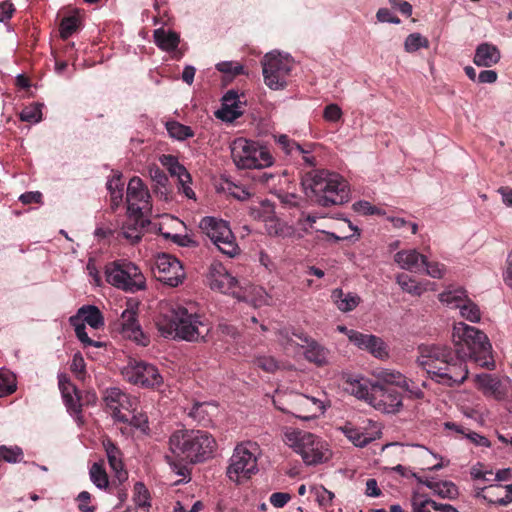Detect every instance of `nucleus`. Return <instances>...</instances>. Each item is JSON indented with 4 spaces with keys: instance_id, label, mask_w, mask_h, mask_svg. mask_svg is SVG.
<instances>
[{
    "instance_id": "1",
    "label": "nucleus",
    "mask_w": 512,
    "mask_h": 512,
    "mask_svg": "<svg viewBox=\"0 0 512 512\" xmlns=\"http://www.w3.org/2000/svg\"><path fill=\"white\" fill-rule=\"evenodd\" d=\"M453 350L459 358V363H450V386L460 384L468 377L467 365L462 362L465 358H473L481 367L495 369L492 358V346L487 335L465 323L454 324L452 333Z\"/></svg>"
},
{
    "instance_id": "2",
    "label": "nucleus",
    "mask_w": 512,
    "mask_h": 512,
    "mask_svg": "<svg viewBox=\"0 0 512 512\" xmlns=\"http://www.w3.org/2000/svg\"><path fill=\"white\" fill-rule=\"evenodd\" d=\"M156 325L163 337L188 342L205 340L210 331L209 324L202 321L201 316L182 306L172 307L163 313Z\"/></svg>"
},
{
    "instance_id": "3",
    "label": "nucleus",
    "mask_w": 512,
    "mask_h": 512,
    "mask_svg": "<svg viewBox=\"0 0 512 512\" xmlns=\"http://www.w3.org/2000/svg\"><path fill=\"white\" fill-rule=\"evenodd\" d=\"M169 447L182 460L199 463L212 457L216 441L207 431L177 430L170 436Z\"/></svg>"
},
{
    "instance_id": "4",
    "label": "nucleus",
    "mask_w": 512,
    "mask_h": 512,
    "mask_svg": "<svg viewBox=\"0 0 512 512\" xmlns=\"http://www.w3.org/2000/svg\"><path fill=\"white\" fill-rule=\"evenodd\" d=\"M207 280L212 290L232 295L239 301L258 305L266 300L267 293L262 287L253 285L246 280L239 281L220 263L210 266Z\"/></svg>"
},
{
    "instance_id": "5",
    "label": "nucleus",
    "mask_w": 512,
    "mask_h": 512,
    "mask_svg": "<svg viewBox=\"0 0 512 512\" xmlns=\"http://www.w3.org/2000/svg\"><path fill=\"white\" fill-rule=\"evenodd\" d=\"M282 440L286 446L301 456L306 465H316L327 459L326 443L311 432L284 427Z\"/></svg>"
},
{
    "instance_id": "6",
    "label": "nucleus",
    "mask_w": 512,
    "mask_h": 512,
    "mask_svg": "<svg viewBox=\"0 0 512 512\" xmlns=\"http://www.w3.org/2000/svg\"><path fill=\"white\" fill-rule=\"evenodd\" d=\"M105 280L111 286L127 293L146 288V278L138 265L128 259H117L105 265Z\"/></svg>"
},
{
    "instance_id": "7",
    "label": "nucleus",
    "mask_w": 512,
    "mask_h": 512,
    "mask_svg": "<svg viewBox=\"0 0 512 512\" xmlns=\"http://www.w3.org/2000/svg\"><path fill=\"white\" fill-rule=\"evenodd\" d=\"M230 148L233 162L239 169H262L273 164L269 150L256 141L236 138Z\"/></svg>"
},
{
    "instance_id": "8",
    "label": "nucleus",
    "mask_w": 512,
    "mask_h": 512,
    "mask_svg": "<svg viewBox=\"0 0 512 512\" xmlns=\"http://www.w3.org/2000/svg\"><path fill=\"white\" fill-rule=\"evenodd\" d=\"M258 451V444L252 441L237 445L227 467L226 474L228 478L231 481L240 483L255 474L258 471L256 455Z\"/></svg>"
},
{
    "instance_id": "9",
    "label": "nucleus",
    "mask_w": 512,
    "mask_h": 512,
    "mask_svg": "<svg viewBox=\"0 0 512 512\" xmlns=\"http://www.w3.org/2000/svg\"><path fill=\"white\" fill-rule=\"evenodd\" d=\"M417 363L437 383L448 381V350L437 345L422 344L418 347Z\"/></svg>"
},
{
    "instance_id": "10",
    "label": "nucleus",
    "mask_w": 512,
    "mask_h": 512,
    "mask_svg": "<svg viewBox=\"0 0 512 512\" xmlns=\"http://www.w3.org/2000/svg\"><path fill=\"white\" fill-rule=\"evenodd\" d=\"M199 228L223 254L234 257L238 253L239 247L226 221L206 216L201 219Z\"/></svg>"
},
{
    "instance_id": "11",
    "label": "nucleus",
    "mask_w": 512,
    "mask_h": 512,
    "mask_svg": "<svg viewBox=\"0 0 512 512\" xmlns=\"http://www.w3.org/2000/svg\"><path fill=\"white\" fill-rule=\"evenodd\" d=\"M122 375L130 383L145 388H159L164 383L158 368L144 361H130L123 367Z\"/></svg>"
},
{
    "instance_id": "12",
    "label": "nucleus",
    "mask_w": 512,
    "mask_h": 512,
    "mask_svg": "<svg viewBox=\"0 0 512 512\" xmlns=\"http://www.w3.org/2000/svg\"><path fill=\"white\" fill-rule=\"evenodd\" d=\"M302 185L311 192H345L348 187L347 180L338 173L328 170H314L305 175Z\"/></svg>"
},
{
    "instance_id": "13",
    "label": "nucleus",
    "mask_w": 512,
    "mask_h": 512,
    "mask_svg": "<svg viewBox=\"0 0 512 512\" xmlns=\"http://www.w3.org/2000/svg\"><path fill=\"white\" fill-rule=\"evenodd\" d=\"M262 66L264 82L269 88L278 90L286 87V78L292 69V63L288 58L268 53L262 61Z\"/></svg>"
},
{
    "instance_id": "14",
    "label": "nucleus",
    "mask_w": 512,
    "mask_h": 512,
    "mask_svg": "<svg viewBox=\"0 0 512 512\" xmlns=\"http://www.w3.org/2000/svg\"><path fill=\"white\" fill-rule=\"evenodd\" d=\"M137 315L138 303L129 301L126 309L115 323L116 330L123 338L132 340L138 345L147 346L149 338L143 333Z\"/></svg>"
},
{
    "instance_id": "15",
    "label": "nucleus",
    "mask_w": 512,
    "mask_h": 512,
    "mask_svg": "<svg viewBox=\"0 0 512 512\" xmlns=\"http://www.w3.org/2000/svg\"><path fill=\"white\" fill-rule=\"evenodd\" d=\"M104 401L112 417L119 422H128L129 415L136 410L137 399L116 387L106 390Z\"/></svg>"
},
{
    "instance_id": "16",
    "label": "nucleus",
    "mask_w": 512,
    "mask_h": 512,
    "mask_svg": "<svg viewBox=\"0 0 512 512\" xmlns=\"http://www.w3.org/2000/svg\"><path fill=\"white\" fill-rule=\"evenodd\" d=\"M156 278L165 285L177 287L185 278L181 262L170 254L158 255L156 262Z\"/></svg>"
},
{
    "instance_id": "17",
    "label": "nucleus",
    "mask_w": 512,
    "mask_h": 512,
    "mask_svg": "<svg viewBox=\"0 0 512 512\" xmlns=\"http://www.w3.org/2000/svg\"><path fill=\"white\" fill-rule=\"evenodd\" d=\"M369 405L382 413H396L402 407V397L394 389L373 384Z\"/></svg>"
},
{
    "instance_id": "18",
    "label": "nucleus",
    "mask_w": 512,
    "mask_h": 512,
    "mask_svg": "<svg viewBox=\"0 0 512 512\" xmlns=\"http://www.w3.org/2000/svg\"><path fill=\"white\" fill-rule=\"evenodd\" d=\"M459 310L462 318L470 322H478L481 318V312L476 303H474L463 288L452 289L450 285V310Z\"/></svg>"
},
{
    "instance_id": "19",
    "label": "nucleus",
    "mask_w": 512,
    "mask_h": 512,
    "mask_svg": "<svg viewBox=\"0 0 512 512\" xmlns=\"http://www.w3.org/2000/svg\"><path fill=\"white\" fill-rule=\"evenodd\" d=\"M59 389L67 411L77 419L82 418V396L65 374L58 375Z\"/></svg>"
},
{
    "instance_id": "20",
    "label": "nucleus",
    "mask_w": 512,
    "mask_h": 512,
    "mask_svg": "<svg viewBox=\"0 0 512 512\" xmlns=\"http://www.w3.org/2000/svg\"><path fill=\"white\" fill-rule=\"evenodd\" d=\"M326 407L320 399L299 394L295 400L294 411L292 414L301 420H311L323 414Z\"/></svg>"
},
{
    "instance_id": "21",
    "label": "nucleus",
    "mask_w": 512,
    "mask_h": 512,
    "mask_svg": "<svg viewBox=\"0 0 512 512\" xmlns=\"http://www.w3.org/2000/svg\"><path fill=\"white\" fill-rule=\"evenodd\" d=\"M349 341L360 349L367 350L374 357L384 359L388 357L387 347L384 341L372 334L350 332Z\"/></svg>"
},
{
    "instance_id": "22",
    "label": "nucleus",
    "mask_w": 512,
    "mask_h": 512,
    "mask_svg": "<svg viewBox=\"0 0 512 512\" xmlns=\"http://www.w3.org/2000/svg\"><path fill=\"white\" fill-rule=\"evenodd\" d=\"M159 161L168 170L170 176L178 182L182 192H193L190 187L191 175L175 156L163 154L160 156Z\"/></svg>"
},
{
    "instance_id": "23",
    "label": "nucleus",
    "mask_w": 512,
    "mask_h": 512,
    "mask_svg": "<svg viewBox=\"0 0 512 512\" xmlns=\"http://www.w3.org/2000/svg\"><path fill=\"white\" fill-rule=\"evenodd\" d=\"M475 497L481 498L490 504L507 506L512 502V484L506 486L496 484L477 488Z\"/></svg>"
},
{
    "instance_id": "24",
    "label": "nucleus",
    "mask_w": 512,
    "mask_h": 512,
    "mask_svg": "<svg viewBox=\"0 0 512 512\" xmlns=\"http://www.w3.org/2000/svg\"><path fill=\"white\" fill-rule=\"evenodd\" d=\"M150 223L149 218L127 213L118 235L127 240L130 244H136L142 239L144 230Z\"/></svg>"
},
{
    "instance_id": "25",
    "label": "nucleus",
    "mask_w": 512,
    "mask_h": 512,
    "mask_svg": "<svg viewBox=\"0 0 512 512\" xmlns=\"http://www.w3.org/2000/svg\"><path fill=\"white\" fill-rule=\"evenodd\" d=\"M103 448L111 470L114 472L115 478L119 483H123L128 479V472L124 468L123 454L116 444L109 438L102 441Z\"/></svg>"
},
{
    "instance_id": "26",
    "label": "nucleus",
    "mask_w": 512,
    "mask_h": 512,
    "mask_svg": "<svg viewBox=\"0 0 512 512\" xmlns=\"http://www.w3.org/2000/svg\"><path fill=\"white\" fill-rule=\"evenodd\" d=\"M344 378V389L357 399L365 400L370 404L373 380H368L363 376L346 375Z\"/></svg>"
},
{
    "instance_id": "27",
    "label": "nucleus",
    "mask_w": 512,
    "mask_h": 512,
    "mask_svg": "<svg viewBox=\"0 0 512 512\" xmlns=\"http://www.w3.org/2000/svg\"><path fill=\"white\" fill-rule=\"evenodd\" d=\"M296 336L306 343L304 357L307 361L317 366H325L328 364L329 350L327 348L304 334Z\"/></svg>"
},
{
    "instance_id": "28",
    "label": "nucleus",
    "mask_w": 512,
    "mask_h": 512,
    "mask_svg": "<svg viewBox=\"0 0 512 512\" xmlns=\"http://www.w3.org/2000/svg\"><path fill=\"white\" fill-rule=\"evenodd\" d=\"M475 382L479 389L487 396L496 400H503L506 397V389L501 380L494 375L482 373L475 376Z\"/></svg>"
},
{
    "instance_id": "29",
    "label": "nucleus",
    "mask_w": 512,
    "mask_h": 512,
    "mask_svg": "<svg viewBox=\"0 0 512 512\" xmlns=\"http://www.w3.org/2000/svg\"><path fill=\"white\" fill-rule=\"evenodd\" d=\"M127 213L149 218L152 211L151 194H126Z\"/></svg>"
},
{
    "instance_id": "30",
    "label": "nucleus",
    "mask_w": 512,
    "mask_h": 512,
    "mask_svg": "<svg viewBox=\"0 0 512 512\" xmlns=\"http://www.w3.org/2000/svg\"><path fill=\"white\" fill-rule=\"evenodd\" d=\"M394 261L404 270L418 272L425 262V255L419 253L416 249H406L397 252L394 255Z\"/></svg>"
},
{
    "instance_id": "31",
    "label": "nucleus",
    "mask_w": 512,
    "mask_h": 512,
    "mask_svg": "<svg viewBox=\"0 0 512 512\" xmlns=\"http://www.w3.org/2000/svg\"><path fill=\"white\" fill-rule=\"evenodd\" d=\"M371 375L374 377L373 384L380 386H400L407 384V378L401 372L389 368H376L372 370Z\"/></svg>"
},
{
    "instance_id": "32",
    "label": "nucleus",
    "mask_w": 512,
    "mask_h": 512,
    "mask_svg": "<svg viewBox=\"0 0 512 512\" xmlns=\"http://www.w3.org/2000/svg\"><path fill=\"white\" fill-rule=\"evenodd\" d=\"M500 58L499 49L495 45L486 42L476 48L473 62L479 67H491L498 63Z\"/></svg>"
},
{
    "instance_id": "33",
    "label": "nucleus",
    "mask_w": 512,
    "mask_h": 512,
    "mask_svg": "<svg viewBox=\"0 0 512 512\" xmlns=\"http://www.w3.org/2000/svg\"><path fill=\"white\" fill-rule=\"evenodd\" d=\"M331 299L335 306L345 313L354 310L361 302V298L356 293H345L341 288L332 291Z\"/></svg>"
},
{
    "instance_id": "34",
    "label": "nucleus",
    "mask_w": 512,
    "mask_h": 512,
    "mask_svg": "<svg viewBox=\"0 0 512 512\" xmlns=\"http://www.w3.org/2000/svg\"><path fill=\"white\" fill-rule=\"evenodd\" d=\"M155 44L163 51L171 52L177 49L180 43V36L175 31H166L158 28L153 33Z\"/></svg>"
},
{
    "instance_id": "35",
    "label": "nucleus",
    "mask_w": 512,
    "mask_h": 512,
    "mask_svg": "<svg viewBox=\"0 0 512 512\" xmlns=\"http://www.w3.org/2000/svg\"><path fill=\"white\" fill-rule=\"evenodd\" d=\"M265 228L270 236L281 238H292L295 236V228L282 222L275 216V213L265 221Z\"/></svg>"
},
{
    "instance_id": "36",
    "label": "nucleus",
    "mask_w": 512,
    "mask_h": 512,
    "mask_svg": "<svg viewBox=\"0 0 512 512\" xmlns=\"http://www.w3.org/2000/svg\"><path fill=\"white\" fill-rule=\"evenodd\" d=\"M75 317L82 318L85 323L96 330L104 326L103 315L99 308L94 305L82 306Z\"/></svg>"
},
{
    "instance_id": "37",
    "label": "nucleus",
    "mask_w": 512,
    "mask_h": 512,
    "mask_svg": "<svg viewBox=\"0 0 512 512\" xmlns=\"http://www.w3.org/2000/svg\"><path fill=\"white\" fill-rule=\"evenodd\" d=\"M343 434L357 447H364L369 444L373 438L363 430L347 423L340 428Z\"/></svg>"
},
{
    "instance_id": "38",
    "label": "nucleus",
    "mask_w": 512,
    "mask_h": 512,
    "mask_svg": "<svg viewBox=\"0 0 512 512\" xmlns=\"http://www.w3.org/2000/svg\"><path fill=\"white\" fill-rule=\"evenodd\" d=\"M274 214V204L269 200H260L249 206V215L255 219L265 222Z\"/></svg>"
},
{
    "instance_id": "39",
    "label": "nucleus",
    "mask_w": 512,
    "mask_h": 512,
    "mask_svg": "<svg viewBox=\"0 0 512 512\" xmlns=\"http://www.w3.org/2000/svg\"><path fill=\"white\" fill-rule=\"evenodd\" d=\"M165 126L169 136L178 141H184L194 136V131L190 126H186L178 121H167Z\"/></svg>"
},
{
    "instance_id": "40",
    "label": "nucleus",
    "mask_w": 512,
    "mask_h": 512,
    "mask_svg": "<svg viewBox=\"0 0 512 512\" xmlns=\"http://www.w3.org/2000/svg\"><path fill=\"white\" fill-rule=\"evenodd\" d=\"M89 476L97 488L106 489L108 487L109 479L103 462L93 463L89 470Z\"/></svg>"
},
{
    "instance_id": "41",
    "label": "nucleus",
    "mask_w": 512,
    "mask_h": 512,
    "mask_svg": "<svg viewBox=\"0 0 512 512\" xmlns=\"http://www.w3.org/2000/svg\"><path fill=\"white\" fill-rule=\"evenodd\" d=\"M70 323L74 326L75 334L79 341L86 347H103L105 344L101 341H95L88 337L86 326L84 323H79L77 317H70Z\"/></svg>"
},
{
    "instance_id": "42",
    "label": "nucleus",
    "mask_w": 512,
    "mask_h": 512,
    "mask_svg": "<svg viewBox=\"0 0 512 512\" xmlns=\"http://www.w3.org/2000/svg\"><path fill=\"white\" fill-rule=\"evenodd\" d=\"M396 281L404 292L411 295L420 296L425 291V288L417 280L407 274L397 275Z\"/></svg>"
},
{
    "instance_id": "43",
    "label": "nucleus",
    "mask_w": 512,
    "mask_h": 512,
    "mask_svg": "<svg viewBox=\"0 0 512 512\" xmlns=\"http://www.w3.org/2000/svg\"><path fill=\"white\" fill-rule=\"evenodd\" d=\"M17 389L15 375L8 371L0 369V397H6L14 393Z\"/></svg>"
},
{
    "instance_id": "44",
    "label": "nucleus",
    "mask_w": 512,
    "mask_h": 512,
    "mask_svg": "<svg viewBox=\"0 0 512 512\" xmlns=\"http://www.w3.org/2000/svg\"><path fill=\"white\" fill-rule=\"evenodd\" d=\"M163 225H164V223H159L158 227H156L157 224H154V229H157L158 232L165 239H171L174 243L178 244L179 246H183V247L197 246V242L195 240H193L189 235L172 234L170 232L165 231Z\"/></svg>"
},
{
    "instance_id": "45",
    "label": "nucleus",
    "mask_w": 512,
    "mask_h": 512,
    "mask_svg": "<svg viewBox=\"0 0 512 512\" xmlns=\"http://www.w3.org/2000/svg\"><path fill=\"white\" fill-rule=\"evenodd\" d=\"M253 364L267 373H275L280 369V362L270 355H258L254 358Z\"/></svg>"
},
{
    "instance_id": "46",
    "label": "nucleus",
    "mask_w": 512,
    "mask_h": 512,
    "mask_svg": "<svg viewBox=\"0 0 512 512\" xmlns=\"http://www.w3.org/2000/svg\"><path fill=\"white\" fill-rule=\"evenodd\" d=\"M413 512H431V509L448 511V504L438 505L430 499L415 498L412 502Z\"/></svg>"
},
{
    "instance_id": "47",
    "label": "nucleus",
    "mask_w": 512,
    "mask_h": 512,
    "mask_svg": "<svg viewBox=\"0 0 512 512\" xmlns=\"http://www.w3.org/2000/svg\"><path fill=\"white\" fill-rule=\"evenodd\" d=\"M429 41L420 33H412L407 36L404 42V49L408 53H413L420 48H427Z\"/></svg>"
},
{
    "instance_id": "48",
    "label": "nucleus",
    "mask_w": 512,
    "mask_h": 512,
    "mask_svg": "<svg viewBox=\"0 0 512 512\" xmlns=\"http://www.w3.org/2000/svg\"><path fill=\"white\" fill-rule=\"evenodd\" d=\"M79 28V19L76 16L64 17L59 25V32L62 39H68Z\"/></svg>"
},
{
    "instance_id": "49",
    "label": "nucleus",
    "mask_w": 512,
    "mask_h": 512,
    "mask_svg": "<svg viewBox=\"0 0 512 512\" xmlns=\"http://www.w3.org/2000/svg\"><path fill=\"white\" fill-rule=\"evenodd\" d=\"M134 503L139 508L150 507V495L146 486L142 482H137L134 485Z\"/></svg>"
},
{
    "instance_id": "50",
    "label": "nucleus",
    "mask_w": 512,
    "mask_h": 512,
    "mask_svg": "<svg viewBox=\"0 0 512 512\" xmlns=\"http://www.w3.org/2000/svg\"><path fill=\"white\" fill-rule=\"evenodd\" d=\"M316 203L323 207H330L333 205H341L349 201L348 194H334L333 197L327 194H315Z\"/></svg>"
},
{
    "instance_id": "51",
    "label": "nucleus",
    "mask_w": 512,
    "mask_h": 512,
    "mask_svg": "<svg viewBox=\"0 0 512 512\" xmlns=\"http://www.w3.org/2000/svg\"><path fill=\"white\" fill-rule=\"evenodd\" d=\"M210 405V403H201L196 402L193 404L191 410L189 411L188 415L193 418L195 421H197L200 424H205L206 422H209L210 419L208 417V411L207 407Z\"/></svg>"
},
{
    "instance_id": "52",
    "label": "nucleus",
    "mask_w": 512,
    "mask_h": 512,
    "mask_svg": "<svg viewBox=\"0 0 512 512\" xmlns=\"http://www.w3.org/2000/svg\"><path fill=\"white\" fill-rule=\"evenodd\" d=\"M216 69L228 76L235 77L244 73V67L236 61H223L216 64Z\"/></svg>"
},
{
    "instance_id": "53",
    "label": "nucleus",
    "mask_w": 512,
    "mask_h": 512,
    "mask_svg": "<svg viewBox=\"0 0 512 512\" xmlns=\"http://www.w3.org/2000/svg\"><path fill=\"white\" fill-rule=\"evenodd\" d=\"M450 431H455L457 433H461V434L465 435V437H467L472 443H474L478 446H484V447L490 446V441L486 437L479 435L476 432H469L466 434L462 427H460L454 423H450Z\"/></svg>"
},
{
    "instance_id": "54",
    "label": "nucleus",
    "mask_w": 512,
    "mask_h": 512,
    "mask_svg": "<svg viewBox=\"0 0 512 512\" xmlns=\"http://www.w3.org/2000/svg\"><path fill=\"white\" fill-rule=\"evenodd\" d=\"M277 142L286 154H292L293 150H297L299 153L310 152V150L304 149L300 144L294 140H291L287 135L284 134L277 138Z\"/></svg>"
},
{
    "instance_id": "55",
    "label": "nucleus",
    "mask_w": 512,
    "mask_h": 512,
    "mask_svg": "<svg viewBox=\"0 0 512 512\" xmlns=\"http://www.w3.org/2000/svg\"><path fill=\"white\" fill-rule=\"evenodd\" d=\"M22 121L37 123L42 118L41 105L35 104L33 106L25 107L20 113Z\"/></svg>"
},
{
    "instance_id": "56",
    "label": "nucleus",
    "mask_w": 512,
    "mask_h": 512,
    "mask_svg": "<svg viewBox=\"0 0 512 512\" xmlns=\"http://www.w3.org/2000/svg\"><path fill=\"white\" fill-rule=\"evenodd\" d=\"M422 267H425V272L432 278H442L446 273V268L444 264H440L434 261H428L425 256V262L422 263Z\"/></svg>"
},
{
    "instance_id": "57",
    "label": "nucleus",
    "mask_w": 512,
    "mask_h": 512,
    "mask_svg": "<svg viewBox=\"0 0 512 512\" xmlns=\"http://www.w3.org/2000/svg\"><path fill=\"white\" fill-rule=\"evenodd\" d=\"M23 452L19 447L0 446V457L9 463H17L21 460Z\"/></svg>"
},
{
    "instance_id": "58",
    "label": "nucleus",
    "mask_w": 512,
    "mask_h": 512,
    "mask_svg": "<svg viewBox=\"0 0 512 512\" xmlns=\"http://www.w3.org/2000/svg\"><path fill=\"white\" fill-rule=\"evenodd\" d=\"M315 495H316V501L318 502V504L320 506L325 507V508L332 506V502L334 499V493H332L331 491L327 490L324 487H319L316 489Z\"/></svg>"
},
{
    "instance_id": "59",
    "label": "nucleus",
    "mask_w": 512,
    "mask_h": 512,
    "mask_svg": "<svg viewBox=\"0 0 512 512\" xmlns=\"http://www.w3.org/2000/svg\"><path fill=\"white\" fill-rule=\"evenodd\" d=\"M131 426L140 429L143 432H146V430L149 429L148 427V418L144 414H135V411H132V413L129 415L128 422Z\"/></svg>"
},
{
    "instance_id": "60",
    "label": "nucleus",
    "mask_w": 512,
    "mask_h": 512,
    "mask_svg": "<svg viewBox=\"0 0 512 512\" xmlns=\"http://www.w3.org/2000/svg\"><path fill=\"white\" fill-rule=\"evenodd\" d=\"M341 116L342 111L337 104H329L324 109L323 117L326 121L337 122Z\"/></svg>"
},
{
    "instance_id": "61",
    "label": "nucleus",
    "mask_w": 512,
    "mask_h": 512,
    "mask_svg": "<svg viewBox=\"0 0 512 512\" xmlns=\"http://www.w3.org/2000/svg\"><path fill=\"white\" fill-rule=\"evenodd\" d=\"M291 500V495L286 492H275L271 494L269 501L276 508L284 507Z\"/></svg>"
},
{
    "instance_id": "62",
    "label": "nucleus",
    "mask_w": 512,
    "mask_h": 512,
    "mask_svg": "<svg viewBox=\"0 0 512 512\" xmlns=\"http://www.w3.org/2000/svg\"><path fill=\"white\" fill-rule=\"evenodd\" d=\"M91 499V495L87 491H82L77 496L78 508L81 512H94L95 506H89L88 502Z\"/></svg>"
},
{
    "instance_id": "63",
    "label": "nucleus",
    "mask_w": 512,
    "mask_h": 512,
    "mask_svg": "<svg viewBox=\"0 0 512 512\" xmlns=\"http://www.w3.org/2000/svg\"><path fill=\"white\" fill-rule=\"evenodd\" d=\"M353 210L363 215H373L378 212L377 208L367 201H358L353 204Z\"/></svg>"
},
{
    "instance_id": "64",
    "label": "nucleus",
    "mask_w": 512,
    "mask_h": 512,
    "mask_svg": "<svg viewBox=\"0 0 512 512\" xmlns=\"http://www.w3.org/2000/svg\"><path fill=\"white\" fill-rule=\"evenodd\" d=\"M502 276L504 283L512 288V250L507 255Z\"/></svg>"
}]
</instances>
